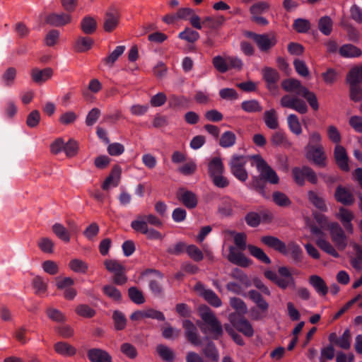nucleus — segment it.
Returning <instances> with one entry per match:
<instances>
[{
  "label": "nucleus",
  "mask_w": 362,
  "mask_h": 362,
  "mask_svg": "<svg viewBox=\"0 0 362 362\" xmlns=\"http://www.w3.org/2000/svg\"><path fill=\"white\" fill-rule=\"evenodd\" d=\"M259 173L258 176H254L250 182L251 187L266 199L270 197L269 192L267 191V184L269 182L276 185L279 182V177L276 173L267 164L260 155L250 157Z\"/></svg>",
  "instance_id": "obj_1"
},
{
  "label": "nucleus",
  "mask_w": 362,
  "mask_h": 362,
  "mask_svg": "<svg viewBox=\"0 0 362 362\" xmlns=\"http://www.w3.org/2000/svg\"><path fill=\"white\" fill-rule=\"evenodd\" d=\"M179 37L189 42L194 43L199 38V34L190 28H186L184 31L179 34Z\"/></svg>",
  "instance_id": "obj_58"
},
{
  "label": "nucleus",
  "mask_w": 362,
  "mask_h": 362,
  "mask_svg": "<svg viewBox=\"0 0 362 362\" xmlns=\"http://www.w3.org/2000/svg\"><path fill=\"white\" fill-rule=\"evenodd\" d=\"M286 251L287 255L289 254L294 262L300 263L303 261V250L296 242H289L288 245H286Z\"/></svg>",
  "instance_id": "obj_25"
},
{
  "label": "nucleus",
  "mask_w": 362,
  "mask_h": 362,
  "mask_svg": "<svg viewBox=\"0 0 362 362\" xmlns=\"http://www.w3.org/2000/svg\"><path fill=\"white\" fill-rule=\"evenodd\" d=\"M334 156L338 167L343 171L349 170V158L346 149L341 145H336L334 150Z\"/></svg>",
  "instance_id": "obj_16"
},
{
  "label": "nucleus",
  "mask_w": 362,
  "mask_h": 362,
  "mask_svg": "<svg viewBox=\"0 0 362 362\" xmlns=\"http://www.w3.org/2000/svg\"><path fill=\"white\" fill-rule=\"evenodd\" d=\"M88 358L90 362H112V358L105 350L93 348L87 352Z\"/></svg>",
  "instance_id": "obj_20"
},
{
  "label": "nucleus",
  "mask_w": 362,
  "mask_h": 362,
  "mask_svg": "<svg viewBox=\"0 0 362 362\" xmlns=\"http://www.w3.org/2000/svg\"><path fill=\"white\" fill-rule=\"evenodd\" d=\"M128 296L130 300L136 304H142L145 302V298L142 291L136 287L132 286L128 289Z\"/></svg>",
  "instance_id": "obj_57"
},
{
  "label": "nucleus",
  "mask_w": 362,
  "mask_h": 362,
  "mask_svg": "<svg viewBox=\"0 0 362 362\" xmlns=\"http://www.w3.org/2000/svg\"><path fill=\"white\" fill-rule=\"evenodd\" d=\"M335 198L337 202L344 205H351L354 202L353 194L348 189L341 186L336 189Z\"/></svg>",
  "instance_id": "obj_24"
},
{
  "label": "nucleus",
  "mask_w": 362,
  "mask_h": 362,
  "mask_svg": "<svg viewBox=\"0 0 362 362\" xmlns=\"http://www.w3.org/2000/svg\"><path fill=\"white\" fill-rule=\"evenodd\" d=\"M176 197L177 199L187 209H194L197 206V197L192 191L187 190L184 188H180L176 193Z\"/></svg>",
  "instance_id": "obj_13"
},
{
  "label": "nucleus",
  "mask_w": 362,
  "mask_h": 362,
  "mask_svg": "<svg viewBox=\"0 0 362 362\" xmlns=\"http://www.w3.org/2000/svg\"><path fill=\"white\" fill-rule=\"evenodd\" d=\"M112 319L116 330H122L126 327L127 318L122 312L119 310L114 311L112 314Z\"/></svg>",
  "instance_id": "obj_53"
},
{
  "label": "nucleus",
  "mask_w": 362,
  "mask_h": 362,
  "mask_svg": "<svg viewBox=\"0 0 362 362\" xmlns=\"http://www.w3.org/2000/svg\"><path fill=\"white\" fill-rule=\"evenodd\" d=\"M53 73V69L50 67L43 69L34 68L31 70L30 75L33 82L40 84L49 79L52 76Z\"/></svg>",
  "instance_id": "obj_21"
},
{
  "label": "nucleus",
  "mask_w": 362,
  "mask_h": 362,
  "mask_svg": "<svg viewBox=\"0 0 362 362\" xmlns=\"http://www.w3.org/2000/svg\"><path fill=\"white\" fill-rule=\"evenodd\" d=\"M52 232L54 235L65 243H69L71 240V234L62 224L56 223L52 227Z\"/></svg>",
  "instance_id": "obj_37"
},
{
  "label": "nucleus",
  "mask_w": 362,
  "mask_h": 362,
  "mask_svg": "<svg viewBox=\"0 0 362 362\" xmlns=\"http://www.w3.org/2000/svg\"><path fill=\"white\" fill-rule=\"evenodd\" d=\"M202 353L211 362H218L219 359L218 352L212 341H209L203 349Z\"/></svg>",
  "instance_id": "obj_39"
},
{
  "label": "nucleus",
  "mask_w": 362,
  "mask_h": 362,
  "mask_svg": "<svg viewBox=\"0 0 362 362\" xmlns=\"http://www.w3.org/2000/svg\"><path fill=\"white\" fill-rule=\"evenodd\" d=\"M33 286L35 290V293L37 295L43 294L47 290V281L40 276H36L33 279Z\"/></svg>",
  "instance_id": "obj_52"
},
{
  "label": "nucleus",
  "mask_w": 362,
  "mask_h": 362,
  "mask_svg": "<svg viewBox=\"0 0 362 362\" xmlns=\"http://www.w3.org/2000/svg\"><path fill=\"white\" fill-rule=\"evenodd\" d=\"M120 14L115 8L108 9L104 18L103 29L105 32H112L119 25Z\"/></svg>",
  "instance_id": "obj_14"
},
{
  "label": "nucleus",
  "mask_w": 362,
  "mask_h": 362,
  "mask_svg": "<svg viewBox=\"0 0 362 362\" xmlns=\"http://www.w3.org/2000/svg\"><path fill=\"white\" fill-rule=\"evenodd\" d=\"M186 252L188 256L195 262H200L204 259L202 252L194 245H187Z\"/></svg>",
  "instance_id": "obj_61"
},
{
  "label": "nucleus",
  "mask_w": 362,
  "mask_h": 362,
  "mask_svg": "<svg viewBox=\"0 0 362 362\" xmlns=\"http://www.w3.org/2000/svg\"><path fill=\"white\" fill-rule=\"evenodd\" d=\"M249 298L256 304L262 313H266L269 309V304L264 300L260 293L255 290H250L248 292Z\"/></svg>",
  "instance_id": "obj_30"
},
{
  "label": "nucleus",
  "mask_w": 362,
  "mask_h": 362,
  "mask_svg": "<svg viewBox=\"0 0 362 362\" xmlns=\"http://www.w3.org/2000/svg\"><path fill=\"white\" fill-rule=\"evenodd\" d=\"M125 47L123 45L117 46L107 57L103 59V62L109 66H112L114 63L124 53Z\"/></svg>",
  "instance_id": "obj_46"
},
{
  "label": "nucleus",
  "mask_w": 362,
  "mask_h": 362,
  "mask_svg": "<svg viewBox=\"0 0 362 362\" xmlns=\"http://www.w3.org/2000/svg\"><path fill=\"white\" fill-rule=\"evenodd\" d=\"M103 293L115 302L122 300V293L119 289L112 285H105L103 287Z\"/></svg>",
  "instance_id": "obj_44"
},
{
  "label": "nucleus",
  "mask_w": 362,
  "mask_h": 362,
  "mask_svg": "<svg viewBox=\"0 0 362 362\" xmlns=\"http://www.w3.org/2000/svg\"><path fill=\"white\" fill-rule=\"evenodd\" d=\"M247 250L250 254L258 260L266 264L271 263V259L262 249L253 245H248Z\"/></svg>",
  "instance_id": "obj_36"
},
{
  "label": "nucleus",
  "mask_w": 362,
  "mask_h": 362,
  "mask_svg": "<svg viewBox=\"0 0 362 362\" xmlns=\"http://www.w3.org/2000/svg\"><path fill=\"white\" fill-rule=\"evenodd\" d=\"M244 34L253 40L259 49L263 52H268L277 43L274 34H257L252 31H245Z\"/></svg>",
  "instance_id": "obj_5"
},
{
  "label": "nucleus",
  "mask_w": 362,
  "mask_h": 362,
  "mask_svg": "<svg viewBox=\"0 0 362 362\" xmlns=\"http://www.w3.org/2000/svg\"><path fill=\"white\" fill-rule=\"evenodd\" d=\"M337 218L341 221L349 233L352 234L354 233V226L351 221L354 218V214L351 211L344 207H340Z\"/></svg>",
  "instance_id": "obj_17"
},
{
  "label": "nucleus",
  "mask_w": 362,
  "mask_h": 362,
  "mask_svg": "<svg viewBox=\"0 0 362 362\" xmlns=\"http://www.w3.org/2000/svg\"><path fill=\"white\" fill-rule=\"evenodd\" d=\"M76 313L85 318H91L95 315V310L86 304H80L75 308Z\"/></svg>",
  "instance_id": "obj_56"
},
{
  "label": "nucleus",
  "mask_w": 362,
  "mask_h": 362,
  "mask_svg": "<svg viewBox=\"0 0 362 362\" xmlns=\"http://www.w3.org/2000/svg\"><path fill=\"white\" fill-rule=\"evenodd\" d=\"M236 141L235 134L230 131L225 132L221 136L219 145L223 148H229L233 146Z\"/></svg>",
  "instance_id": "obj_47"
},
{
  "label": "nucleus",
  "mask_w": 362,
  "mask_h": 362,
  "mask_svg": "<svg viewBox=\"0 0 362 362\" xmlns=\"http://www.w3.org/2000/svg\"><path fill=\"white\" fill-rule=\"evenodd\" d=\"M208 173L210 177L223 174L224 165L219 157L213 158L208 164Z\"/></svg>",
  "instance_id": "obj_31"
},
{
  "label": "nucleus",
  "mask_w": 362,
  "mask_h": 362,
  "mask_svg": "<svg viewBox=\"0 0 362 362\" xmlns=\"http://www.w3.org/2000/svg\"><path fill=\"white\" fill-rule=\"evenodd\" d=\"M204 298L212 306L218 308L221 305V300L218 296L211 290L204 291L202 293Z\"/></svg>",
  "instance_id": "obj_59"
},
{
  "label": "nucleus",
  "mask_w": 362,
  "mask_h": 362,
  "mask_svg": "<svg viewBox=\"0 0 362 362\" xmlns=\"http://www.w3.org/2000/svg\"><path fill=\"white\" fill-rule=\"evenodd\" d=\"M131 227L135 231L141 233L146 236L148 239L150 240H163L164 235H162L158 230L149 228L146 223L143 221H133L131 223Z\"/></svg>",
  "instance_id": "obj_10"
},
{
  "label": "nucleus",
  "mask_w": 362,
  "mask_h": 362,
  "mask_svg": "<svg viewBox=\"0 0 362 362\" xmlns=\"http://www.w3.org/2000/svg\"><path fill=\"white\" fill-rule=\"evenodd\" d=\"M308 281L320 296H325L327 294L329 288L322 277L317 275H311Z\"/></svg>",
  "instance_id": "obj_23"
},
{
  "label": "nucleus",
  "mask_w": 362,
  "mask_h": 362,
  "mask_svg": "<svg viewBox=\"0 0 362 362\" xmlns=\"http://www.w3.org/2000/svg\"><path fill=\"white\" fill-rule=\"evenodd\" d=\"M292 175L295 182L300 186H303L305 184V179L312 184H316L317 182L316 173L308 166L294 168L292 170Z\"/></svg>",
  "instance_id": "obj_8"
},
{
  "label": "nucleus",
  "mask_w": 362,
  "mask_h": 362,
  "mask_svg": "<svg viewBox=\"0 0 362 362\" xmlns=\"http://www.w3.org/2000/svg\"><path fill=\"white\" fill-rule=\"evenodd\" d=\"M332 241L339 250H344L347 246V237L338 223H332L329 226Z\"/></svg>",
  "instance_id": "obj_9"
},
{
  "label": "nucleus",
  "mask_w": 362,
  "mask_h": 362,
  "mask_svg": "<svg viewBox=\"0 0 362 362\" xmlns=\"http://www.w3.org/2000/svg\"><path fill=\"white\" fill-rule=\"evenodd\" d=\"M169 106L172 108H187L189 106V99L183 95H170Z\"/></svg>",
  "instance_id": "obj_38"
},
{
  "label": "nucleus",
  "mask_w": 362,
  "mask_h": 362,
  "mask_svg": "<svg viewBox=\"0 0 362 362\" xmlns=\"http://www.w3.org/2000/svg\"><path fill=\"white\" fill-rule=\"evenodd\" d=\"M81 29L86 35L93 34L97 29V22L93 17L86 16L81 22Z\"/></svg>",
  "instance_id": "obj_35"
},
{
  "label": "nucleus",
  "mask_w": 362,
  "mask_h": 362,
  "mask_svg": "<svg viewBox=\"0 0 362 362\" xmlns=\"http://www.w3.org/2000/svg\"><path fill=\"white\" fill-rule=\"evenodd\" d=\"M305 149L307 159L313 161L316 165L324 168L326 166V156L323 146H317Z\"/></svg>",
  "instance_id": "obj_11"
},
{
  "label": "nucleus",
  "mask_w": 362,
  "mask_h": 362,
  "mask_svg": "<svg viewBox=\"0 0 362 362\" xmlns=\"http://www.w3.org/2000/svg\"><path fill=\"white\" fill-rule=\"evenodd\" d=\"M47 23L54 26H63L71 21V16L67 13H52L46 19Z\"/></svg>",
  "instance_id": "obj_22"
},
{
  "label": "nucleus",
  "mask_w": 362,
  "mask_h": 362,
  "mask_svg": "<svg viewBox=\"0 0 362 362\" xmlns=\"http://www.w3.org/2000/svg\"><path fill=\"white\" fill-rule=\"evenodd\" d=\"M156 351L160 357L166 361L172 362L174 359L175 355L173 351L167 346L159 344L156 347Z\"/></svg>",
  "instance_id": "obj_51"
},
{
  "label": "nucleus",
  "mask_w": 362,
  "mask_h": 362,
  "mask_svg": "<svg viewBox=\"0 0 362 362\" xmlns=\"http://www.w3.org/2000/svg\"><path fill=\"white\" fill-rule=\"evenodd\" d=\"M94 43V40L89 37H78L74 45L75 52L78 53L86 52L90 50Z\"/></svg>",
  "instance_id": "obj_27"
},
{
  "label": "nucleus",
  "mask_w": 362,
  "mask_h": 362,
  "mask_svg": "<svg viewBox=\"0 0 362 362\" xmlns=\"http://www.w3.org/2000/svg\"><path fill=\"white\" fill-rule=\"evenodd\" d=\"M316 245L326 253L333 256L334 257H339V255L334 249V246L327 240L323 238H318L316 240Z\"/></svg>",
  "instance_id": "obj_43"
},
{
  "label": "nucleus",
  "mask_w": 362,
  "mask_h": 362,
  "mask_svg": "<svg viewBox=\"0 0 362 362\" xmlns=\"http://www.w3.org/2000/svg\"><path fill=\"white\" fill-rule=\"evenodd\" d=\"M281 87L286 92L294 93L296 95H284L280 100L281 105L283 107L293 109L300 114H305L308 110V106L305 102L298 96H301L307 88L295 78L284 80L281 82Z\"/></svg>",
  "instance_id": "obj_2"
},
{
  "label": "nucleus",
  "mask_w": 362,
  "mask_h": 362,
  "mask_svg": "<svg viewBox=\"0 0 362 362\" xmlns=\"http://www.w3.org/2000/svg\"><path fill=\"white\" fill-rule=\"evenodd\" d=\"M122 168L119 165H115L112 168L110 175L106 177L102 185L103 190H108L110 187L118 186L121 178Z\"/></svg>",
  "instance_id": "obj_18"
},
{
  "label": "nucleus",
  "mask_w": 362,
  "mask_h": 362,
  "mask_svg": "<svg viewBox=\"0 0 362 362\" xmlns=\"http://www.w3.org/2000/svg\"><path fill=\"white\" fill-rule=\"evenodd\" d=\"M69 268L74 272L85 274L88 269V265L84 261L79 259H71L69 263Z\"/></svg>",
  "instance_id": "obj_50"
},
{
  "label": "nucleus",
  "mask_w": 362,
  "mask_h": 362,
  "mask_svg": "<svg viewBox=\"0 0 362 362\" xmlns=\"http://www.w3.org/2000/svg\"><path fill=\"white\" fill-rule=\"evenodd\" d=\"M333 21L330 17L325 16L318 21V29L325 35H329L332 31Z\"/></svg>",
  "instance_id": "obj_40"
},
{
  "label": "nucleus",
  "mask_w": 362,
  "mask_h": 362,
  "mask_svg": "<svg viewBox=\"0 0 362 362\" xmlns=\"http://www.w3.org/2000/svg\"><path fill=\"white\" fill-rule=\"evenodd\" d=\"M346 81L348 84L361 85L362 66H355L352 68L346 75Z\"/></svg>",
  "instance_id": "obj_34"
},
{
  "label": "nucleus",
  "mask_w": 362,
  "mask_h": 362,
  "mask_svg": "<svg viewBox=\"0 0 362 362\" xmlns=\"http://www.w3.org/2000/svg\"><path fill=\"white\" fill-rule=\"evenodd\" d=\"M263 78L267 83V87L270 91H275L280 76L278 71L271 67H265L262 70Z\"/></svg>",
  "instance_id": "obj_15"
},
{
  "label": "nucleus",
  "mask_w": 362,
  "mask_h": 362,
  "mask_svg": "<svg viewBox=\"0 0 362 362\" xmlns=\"http://www.w3.org/2000/svg\"><path fill=\"white\" fill-rule=\"evenodd\" d=\"M46 314L51 320L56 322H64L66 320V317L64 313L59 310L52 307L47 308Z\"/></svg>",
  "instance_id": "obj_55"
},
{
  "label": "nucleus",
  "mask_w": 362,
  "mask_h": 362,
  "mask_svg": "<svg viewBox=\"0 0 362 362\" xmlns=\"http://www.w3.org/2000/svg\"><path fill=\"white\" fill-rule=\"evenodd\" d=\"M247 162V157L237 154L233 155L229 162L230 173L241 182H245L248 178V173L245 169Z\"/></svg>",
  "instance_id": "obj_6"
},
{
  "label": "nucleus",
  "mask_w": 362,
  "mask_h": 362,
  "mask_svg": "<svg viewBox=\"0 0 362 362\" xmlns=\"http://www.w3.org/2000/svg\"><path fill=\"white\" fill-rule=\"evenodd\" d=\"M263 120L265 125L270 129H276L279 126L278 114L274 109L265 111Z\"/></svg>",
  "instance_id": "obj_29"
},
{
  "label": "nucleus",
  "mask_w": 362,
  "mask_h": 362,
  "mask_svg": "<svg viewBox=\"0 0 362 362\" xmlns=\"http://www.w3.org/2000/svg\"><path fill=\"white\" fill-rule=\"evenodd\" d=\"M349 97L354 102H359L362 100V87L361 85L349 84Z\"/></svg>",
  "instance_id": "obj_64"
},
{
  "label": "nucleus",
  "mask_w": 362,
  "mask_h": 362,
  "mask_svg": "<svg viewBox=\"0 0 362 362\" xmlns=\"http://www.w3.org/2000/svg\"><path fill=\"white\" fill-rule=\"evenodd\" d=\"M327 137L332 143L339 145L341 136L338 129L334 125H329L327 128Z\"/></svg>",
  "instance_id": "obj_62"
},
{
  "label": "nucleus",
  "mask_w": 362,
  "mask_h": 362,
  "mask_svg": "<svg viewBox=\"0 0 362 362\" xmlns=\"http://www.w3.org/2000/svg\"><path fill=\"white\" fill-rule=\"evenodd\" d=\"M229 321L238 332L243 333L247 337L254 335V329L250 322L244 317L237 313H231L228 317Z\"/></svg>",
  "instance_id": "obj_7"
},
{
  "label": "nucleus",
  "mask_w": 362,
  "mask_h": 362,
  "mask_svg": "<svg viewBox=\"0 0 362 362\" xmlns=\"http://www.w3.org/2000/svg\"><path fill=\"white\" fill-rule=\"evenodd\" d=\"M182 327L185 329V335L187 341L194 346L202 344L200 337L196 325L190 320H185L182 322Z\"/></svg>",
  "instance_id": "obj_12"
},
{
  "label": "nucleus",
  "mask_w": 362,
  "mask_h": 362,
  "mask_svg": "<svg viewBox=\"0 0 362 362\" xmlns=\"http://www.w3.org/2000/svg\"><path fill=\"white\" fill-rule=\"evenodd\" d=\"M293 27L297 33H305L310 30V23L306 19L298 18L294 21Z\"/></svg>",
  "instance_id": "obj_63"
},
{
  "label": "nucleus",
  "mask_w": 362,
  "mask_h": 362,
  "mask_svg": "<svg viewBox=\"0 0 362 362\" xmlns=\"http://www.w3.org/2000/svg\"><path fill=\"white\" fill-rule=\"evenodd\" d=\"M309 201L317 209L321 211H326L327 206L325 201L316 192L309 191L308 193Z\"/></svg>",
  "instance_id": "obj_54"
},
{
  "label": "nucleus",
  "mask_w": 362,
  "mask_h": 362,
  "mask_svg": "<svg viewBox=\"0 0 362 362\" xmlns=\"http://www.w3.org/2000/svg\"><path fill=\"white\" fill-rule=\"evenodd\" d=\"M270 8V4L267 1H258L250 8L251 16H260Z\"/></svg>",
  "instance_id": "obj_48"
},
{
  "label": "nucleus",
  "mask_w": 362,
  "mask_h": 362,
  "mask_svg": "<svg viewBox=\"0 0 362 362\" xmlns=\"http://www.w3.org/2000/svg\"><path fill=\"white\" fill-rule=\"evenodd\" d=\"M288 126L290 131L294 134L298 136L302 133V127L301 124L299 122L298 117L291 114L289 115L287 117Z\"/></svg>",
  "instance_id": "obj_42"
},
{
  "label": "nucleus",
  "mask_w": 362,
  "mask_h": 362,
  "mask_svg": "<svg viewBox=\"0 0 362 362\" xmlns=\"http://www.w3.org/2000/svg\"><path fill=\"white\" fill-rule=\"evenodd\" d=\"M270 141L272 144L275 146H282L285 148H291L293 145L287 138L286 134L282 131L274 132L272 135Z\"/></svg>",
  "instance_id": "obj_32"
},
{
  "label": "nucleus",
  "mask_w": 362,
  "mask_h": 362,
  "mask_svg": "<svg viewBox=\"0 0 362 362\" xmlns=\"http://www.w3.org/2000/svg\"><path fill=\"white\" fill-rule=\"evenodd\" d=\"M226 18L223 16H206L202 21L204 28L210 30H218L225 23Z\"/></svg>",
  "instance_id": "obj_26"
},
{
  "label": "nucleus",
  "mask_w": 362,
  "mask_h": 362,
  "mask_svg": "<svg viewBox=\"0 0 362 362\" xmlns=\"http://www.w3.org/2000/svg\"><path fill=\"white\" fill-rule=\"evenodd\" d=\"M199 315L203 322L197 320V325L204 334L209 331L214 334V339H218L223 334V328L221 322L216 317L214 313L207 306H200Z\"/></svg>",
  "instance_id": "obj_4"
},
{
  "label": "nucleus",
  "mask_w": 362,
  "mask_h": 362,
  "mask_svg": "<svg viewBox=\"0 0 362 362\" xmlns=\"http://www.w3.org/2000/svg\"><path fill=\"white\" fill-rule=\"evenodd\" d=\"M241 108L246 112H260L263 108L256 100H249L241 103Z\"/></svg>",
  "instance_id": "obj_45"
},
{
  "label": "nucleus",
  "mask_w": 362,
  "mask_h": 362,
  "mask_svg": "<svg viewBox=\"0 0 362 362\" xmlns=\"http://www.w3.org/2000/svg\"><path fill=\"white\" fill-rule=\"evenodd\" d=\"M143 221L146 223V225L150 224L156 228H161L163 226V221L154 214H150L148 215H139L134 221Z\"/></svg>",
  "instance_id": "obj_41"
},
{
  "label": "nucleus",
  "mask_w": 362,
  "mask_h": 362,
  "mask_svg": "<svg viewBox=\"0 0 362 362\" xmlns=\"http://www.w3.org/2000/svg\"><path fill=\"white\" fill-rule=\"evenodd\" d=\"M231 235H234V243L237 247L230 246L228 247V260L233 264L247 267L252 264V261L247 258L241 251L247 249V235L245 233L230 232Z\"/></svg>",
  "instance_id": "obj_3"
},
{
  "label": "nucleus",
  "mask_w": 362,
  "mask_h": 362,
  "mask_svg": "<svg viewBox=\"0 0 362 362\" xmlns=\"http://www.w3.org/2000/svg\"><path fill=\"white\" fill-rule=\"evenodd\" d=\"M37 246L45 253L52 254L54 252V242L49 238H41L37 242Z\"/></svg>",
  "instance_id": "obj_60"
},
{
  "label": "nucleus",
  "mask_w": 362,
  "mask_h": 362,
  "mask_svg": "<svg viewBox=\"0 0 362 362\" xmlns=\"http://www.w3.org/2000/svg\"><path fill=\"white\" fill-rule=\"evenodd\" d=\"M54 349L58 354L69 357L74 356L77 352L74 346L64 341H59L54 344Z\"/></svg>",
  "instance_id": "obj_28"
},
{
  "label": "nucleus",
  "mask_w": 362,
  "mask_h": 362,
  "mask_svg": "<svg viewBox=\"0 0 362 362\" xmlns=\"http://www.w3.org/2000/svg\"><path fill=\"white\" fill-rule=\"evenodd\" d=\"M260 240L265 245L278 251L282 255H287L286 245L278 238L265 235L262 236Z\"/></svg>",
  "instance_id": "obj_19"
},
{
  "label": "nucleus",
  "mask_w": 362,
  "mask_h": 362,
  "mask_svg": "<svg viewBox=\"0 0 362 362\" xmlns=\"http://www.w3.org/2000/svg\"><path fill=\"white\" fill-rule=\"evenodd\" d=\"M339 52L344 57H358L362 54L361 49L351 44L342 45L339 48Z\"/></svg>",
  "instance_id": "obj_33"
},
{
  "label": "nucleus",
  "mask_w": 362,
  "mask_h": 362,
  "mask_svg": "<svg viewBox=\"0 0 362 362\" xmlns=\"http://www.w3.org/2000/svg\"><path fill=\"white\" fill-rule=\"evenodd\" d=\"M353 247L356 251V256L351 258V264L356 270L361 271L362 269V247L356 243Z\"/></svg>",
  "instance_id": "obj_49"
}]
</instances>
